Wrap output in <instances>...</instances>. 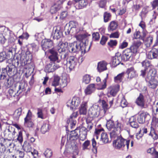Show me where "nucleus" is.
<instances>
[{"mask_svg":"<svg viewBox=\"0 0 158 158\" xmlns=\"http://www.w3.org/2000/svg\"><path fill=\"white\" fill-rule=\"evenodd\" d=\"M91 42L90 45L89 46L88 49L86 50V48L85 46L83 43H79L77 42H74L73 43L69 44L68 47V50L69 52L72 53H78L80 52L81 54L84 55L86 52L89 51L90 48Z\"/></svg>","mask_w":158,"mask_h":158,"instance_id":"f257e3e1","label":"nucleus"},{"mask_svg":"<svg viewBox=\"0 0 158 158\" xmlns=\"http://www.w3.org/2000/svg\"><path fill=\"white\" fill-rule=\"evenodd\" d=\"M142 69L141 70L140 76L143 77H145L146 73H148L154 77L156 74V70L153 68V66L149 61L145 60L141 62Z\"/></svg>","mask_w":158,"mask_h":158,"instance_id":"f03ea898","label":"nucleus"},{"mask_svg":"<svg viewBox=\"0 0 158 158\" xmlns=\"http://www.w3.org/2000/svg\"><path fill=\"white\" fill-rule=\"evenodd\" d=\"M18 60L17 62L18 65L20 63L22 66L26 65L27 61H31L32 59V55L27 48L26 52L22 50L20 54L16 57Z\"/></svg>","mask_w":158,"mask_h":158,"instance_id":"7ed1b4c3","label":"nucleus"},{"mask_svg":"<svg viewBox=\"0 0 158 158\" xmlns=\"http://www.w3.org/2000/svg\"><path fill=\"white\" fill-rule=\"evenodd\" d=\"M16 69V67L15 65L12 64H9L5 68H2V72L0 75V79H6V83L9 85V77L14 74V72Z\"/></svg>","mask_w":158,"mask_h":158,"instance_id":"20e7f679","label":"nucleus"},{"mask_svg":"<svg viewBox=\"0 0 158 158\" xmlns=\"http://www.w3.org/2000/svg\"><path fill=\"white\" fill-rule=\"evenodd\" d=\"M88 4L87 0H73L72 1H69L67 3V5L69 6L68 7V8L73 6L77 9H82L86 7Z\"/></svg>","mask_w":158,"mask_h":158,"instance_id":"39448f33","label":"nucleus"},{"mask_svg":"<svg viewBox=\"0 0 158 158\" xmlns=\"http://www.w3.org/2000/svg\"><path fill=\"white\" fill-rule=\"evenodd\" d=\"M62 65L60 60H58L57 62H51L45 66V70L46 72H52L61 67Z\"/></svg>","mask_w":158,"mask_h":158,"instance_id":"423d86ee","label":"nucleus"},{"mask_svg":"<svg viewBox=\"0 0 158 158\" xmlns=\"http://www.w3.org/2000/svg\"><path fill=\"white\" fill-rule=\"evenodd\" d=\"M68 42L63 43L61 41H59L57 45V51L60 53H61L60 57L61 59H64L66 57V53L65 51L67 48L68 47Z\"/></svg>","mask_w":158,"mask_h":158,"instance_id":"0eeeda50","label":"nucleus"},{"mask_svg":"<svg viewBox=\"0 0 158 158\" xmlns=\"http://www.w3.org/2000/svg\"><path fill=\"white\" fill-rule=\"evenodd\" d=\"M62 35V31L60 26L55 27H53L51 33V38L54 40H60Z\"/></svg>","mask_w":158,"mask_h":158,"instance_id":"6e6552de","label":"nucleus"},{"mask_svg":"<svg viewBox=\"0 0 158 158\" xmlns=\"http://www.w3.org/2000/svg\"><path fill=\"white\" fill-rule=\"evenodd\" d=\"M80 103V100L78 97H73L72 100H69L66 103L68 107H69L70 109L73 110L76 109Z\"/></svg>","mask_w":158,"mask_h":158,"instance_id":"1a4fd4ad","label":"nucleus"},{"mask_svg":"<svg viewBox=\"0 0 158 158\" xmlns=\"http://www.w3.org/2000/svg\"><path fill=\"white\" fill-rule=\"evenodd\" d=\"M126 139L123 138L122 136H118L116 139L113 142V146L116 149H120L123 148L125 146V142Z\"/></svg>","mask_w":158,"mask_h":158,"instance_id":"9d476101","label":"nucleus"},{"mask_svg":"<svg viewBox=\"0 0 158 158\" xmlns=\"http://www.w3.org/2000/svg\"><path fill=\"white\" fill-rule=\"evenodd\" d=\"M64 1V0H55L51 7V13L52 14H54L59 10L61 8V5Z\"/></svg>","mask_w":158,"mask_h":158,"instance_id":"9b49d317","label":"nucleus"},{"mask_svg":"<svg viewBox=\"0 0 158 158\" xmlns=\"http://www.w3.org/2000/svg\"><path fill=\"white\" fill-rule=\"evenodd\" d=\"M81 132L80 127H77L75 130L71 131L70 134H68L67 136V140H76L79 137V134Z\"/></svg>","mask_w":158,"mask_h":158,"instance_id":"f8f14e48","label":"nucleus"},{"mask_svg":"<svg viewBox=\"0 0 158 158\" xmlns=\"http://www.w3.org/2000/svg\"><path fill=\"white\" fill-rule=\"evenodd\" d=\"M53 46V41L50 39H45L42 41L41 47L42 49L46 53L49 48Z\"/></svg>","mask_w":158,"mask_h":158,"instance_id":"ddd939ff","label":"nucleus"},{"mask_svg":"<svg viewBox=\"0 0 158 158\" xmlns=\"http://www.w3.org/2000/svg\"><path fill=\"white\" fill-rule=\"evenodd\" d=\"M78 60L74 56H71L66 59L67 66L70 70L74 68L77 64Z\"/></svg>","mask_w":158,"mask_h":158,"instance_id":"4468645a","label":"nucleus"},{"mask_svg":"<svg viewBox=\"0 0 158 158\" xmlns=\"http://www.w3.org/2000/svg\"><path fill=\"white\" fill-rule=\"evenodd\" d=\"M119 58L121 59V60L123 62H126L128 61L133 56L131 55V51L128 49H126L124 50L122 54L119 55Z\"/></svg>","mask_w":158,"mask_h":158,"instance_id":"2eb2a0df","label":"nucleus"},{"mask_svg":"<svg viewBox=\"0 0 158 158\" xmlns=\"http://www.w3.org/2000/svg\"><path fill=\"white\" fill-rule=\"evenodd\" d=\"M150 117V115L148 113H142L138 114L137 120L139 123L143 124L146 121H148Z\"/></svg>","mask_w":158,"mask_h":158,"instance_id":"dca6fc26","label":"nucleus"},{"mask_svg":"<svg viewBox=\"0 0 158 158\" xmlns=\"http://www.w3.org/2000/svg\"><path fill=\"white\" fill-rule=\"evenodd\" d=\"M100 107L97 105L93 106L89 109V114L92 118L97 117L99 114Z\"/></svg>","mask_w":158,"mask_h":158,"instance_id":"f3484780","label":"nucleus"},{"mask_svg":"<svg viewBox=\"0 0 158 158\" xmlns=\"http://www.w3.org/2000/svg\"><path fill=\"white\" fill-rule=\"evenodd\" d=\"M90 34L87 33L81 34L77 35L75 36L76 39L78 41V42L79 43H83L85 44V46L86 48L87 46L86 41H88L87 37L90 36Z\"/></svg>","mask_w":158,"mask_h":158,"instance_id":"a211bd4d","label":"nucleus"},{"mask_svg":"<svg viewBox=\"0 0 158 158\" xmlns=\"http://www.w3.org/2000/svg\"><path fill=\"white\" fill-rule=\"evenodd\" d=\"M147 58L150 60L156 59L158 57V48L153 46L151 50L147 55Z\"/></svg>","mask_w":158,"mask_h":158,"instance_id":"6ab92c4d","label":"nucleus"},{"mask_svg":"<svg viewBox=\"0 0 158 158\" xmlns=\"http://www.w3.org/2000/svg\"><path fill=\"white\" fill-rule=\"evenodd\" d=\"M48 51L51 54L48 56V58L51 61L57 62L58 60H60L58 59L57 50L54 48H52L48 50Z\"/></svg>","mask_w":158,"mask_h":158,"instance_id":"aec40b11","label":"nucleus"},{"mask_svg":"<svg viewBox=\"0 0 158 158\" xmlns=\"http://www.w3.org/2000/svg\"><path fill=\"white\" fill-rule=\"evenodd\" d=\"M9 29L8 28H6L4 26L0 27V42L2 44H4L6 40L5 35L6 33H8Z\"/></svg>","mask_w":158,"mask_h":158,"instance_id":"412c9836","label":"nucleus"},{"mask_svg":"<svg viewBox=\"0 0 158 158\" xmlns=\"http://www.w3.org/2000/svg\"><path fill=\"white\" fill-rule=\"evenodd\" d=\"M119 85H118L110 86L108 89V96H109L111 95V97H114L115 96L119 91Z\"/></svg>","mask_w":158,"mask_h":158,"instance_id":"4be33fe9","label":"nucleus"},{"mask_svg":"<svg viewBox=\"0 0 158 158\" xmlns=\"http://www.w3.org/2000/svg\"><path fill=\"white\" fill-rule=\"evenodd\" d=\"M107 64L105 61H100L98 63L97 69L98 71L100 73L107 69Z\"/></svg>","mask_w":158,"mask_h":158,"instance_id":"5701e85b","label":"nucleus"},{"mask_svg":"<svg viewBox=\"0 0 158 158\" xmlns=\"http://www.w3.org/2000/svg\"><path fill=\"white\" fill-rule=\"evenodd\" d=\"M129 123L130 126L133 128L137 129L139 127V125L136 121V118L135 116H131L129 118Z\"/></svg>","mask_w":158,"mask_h":158,"instance_id":"b1692460","label":"nucleus"},{"mask_svg":"<svg viewBox=\"0 0 158 158\" xmlns=\"http://www.w3.org/2000/svg\"><path fill=\"white\" fill-rule=\"evenodd\" d=\"M8 31V33H6L5 35V37L8 39L9 43H13L15 41V37L14 35V33L12 31L9 29Z\"/></svg>","mask_w":158,"mask_h":158,"instance_id":"393cba45","label":"nucleus"},{"mask_svg":"<svg viewBox=\"0 0 158 158\" xmlns=\"http://www.w3.org/2000/svg\"><path fill=\"white\" fill-rule=\"evenodd\" d=\"M87 103L83 102L79 108V113L81 115H85L87 112Z\"/></svg>","mask_w":158,"mask_h":158,"instance_id":"a878e982","label":"nucleus"},{"mask_svg":"<svg viewBox=\"0 0 158 158\" xmlns=\"http://www.w3.org/2000/svg\"><path fill=\"white\" fill-rule=\"evenodd\" d=\"M147 85L149 88L155 89L158 85V81L155 78L152 79L147 82Z\"/></svg>","mask_w":158,"mask_h":158,"instance_id":"bb28decb","label":"nucleus"},{"mask_svg":"<svg viewBox=\"0 0 158 158\" xmlns=\"http://www.w3.org/2000/svg\"><path fill=\"white\" fill-rule=\"evenodd\" d=\"M95 90V84H91L88 86L85 90V92L86 95H90L94 92Z\"/></svg>","mask_w":158,"mask_h":158,"instance_id":"cd10ccee","label":"nucleus"},{"mask_svg":"<svg viewBox=\"0 0 158 158\" xmlns=\"http://www.w3.org/2000/svg\"><path fill=\"white\" fill-rule=\"evenodd\" d=\"M116 55L113 57L112 58V64L114 66H116L118 65L119 64L121 63V64L123 65V63H121L122 60H121V58H119V55H118V53L117 54H116Z\"/></svg>","mask_w":158,"mask_h":158,"instance_id":"c85d7f7f","label":"nucleus"},{"mask_svg":"<svg viewBox=\"0 0 158 158\" xmlns=\"http://www.w3.org/2000/svg\"><path fill=\"white\" fill-rule=\"evenodd\" d=\"M81 132L79 134V136H80V139L82 141L85 140L87 135V130L84 127H82L81 128Z\"/></svg>","mask_w":158,"mask_h":158,"instance_id":"c756f323","label":"nucleus"},{"mask_svg":"<svg viewBox=\"0 0 158 158\" xmlns=\"http://www.w3.org/2000/svg\"><path fill=\"white\" fill-rule=\"evenodd\" d=\"M136 103L138 106L141 107H143L144 106V96L141 94H140L139 96L137 98Z\"/></svg>","mask_w":158,"mask_h":158,"instance_id":"7c9ffc66","label":"nucleus"},{"mask_svg":"<svg viewBox=\"0 0 158 158\" xmlns=\"http://www.w3.org/2000/svg\"><path fill=\"white\" fill-rule=\"evenodd\" d=\"M24 124L25 127L29 128H33L34 126V124L32 119L27 120L26 118Z\"/></svg>","mask_w":158,"mask_h":158,"instance_id":"2f4dec72","label":"nucleus"},{"mask_svg":"<svg viewBox=\"0 0 158 158\" xmlns=\"http://www.w3.org/2000/svg\"><path fill=\"white\" fill-rule=\"evenodd\" d=\"M124 73H122L114 77V81L115 82H121L124 77Z\"/></svg>","mask_w":158,"mask_h":158,"instance_id":"473e14b6","label":"nucleus"},{"mask_svg":"<svg viewBox=\"0 0 158 158\" xmlns=\"http://www.w3.org/2000/svg\"><path fill=\"white\" fill-rule=\"evenodd\" d=\"M101 140L104 143H109V139L106 133L102 132V133Z\"/></svg>","mask_w":158,"mask_h":158,"instance_id":"72a5a7b5","label":"nucleus"},{"mask_svg":"<svg viewBox=\"0 0 158 158\" xmlns=\"http://www.w3.org/2000/svg\"><path fill=\"white\" fill-rule=\"evenodd\" d=\"M110 131V135L111 139H114L116 138H117L118 136H118V134L120 132V131H117L114 130Z\"/></svg>","mask_w":158,"mask_h":158,"instance_id":"f704fd0d","label":"nucleus"},{"mask_svg":"<svg viewBox=\"0 0 158 158\" xmlns=\"http://www.w3.org/2000/svg\"><path fill=\"white\" fill-rule=\"evenodd\" d=\"M24 150L27 152H30L31 151V147L30 143H27V141H24L23 145Z\"/></svg>","mask_w":158,"mask_h":158,"instance_id":"c9c22d12","label":"nucleus"},{"mask_svg":"<svg viewBox=\"0 0 158 158\" xmlns=\"http://www.w3.org/2000/svg\"><path fill=\"white\" fill-rule=\"evenodd\" d=\"M49 130V124L47 123H43L40 129L41 131L43 134H45Z\"/></svg>","mask_w":158,"mask_h":158,"instance_id":"e433bc0d","label":"nucleus"},{"mask_svg":"<svg viewBox=\"0 0 158 158\" xmlns=\"http://www.w3.org/2000/svg\"><path fill=\"white\" fill-rule=\"evenodd\" d=\"M149 135L151 136L154 139H156L158 138V135L155 133L154 129L152 127H151L150 128Z\"/></svg>","mask_w":158,"mask_h":158,"instance_id":"4c0bfd02","label":"nucleus"},{"mask_svg":"<svg viewBox=\"0 0 158 158\" xmlns=\"http://www.w3.org/2000/svg\"><path fill=\"white\" fill-rule=\"evenodd\" d=\"M114 125V121L110 120L107 122L106 126L108 129L110 131L113 129Z\"/></svg>","mask_w":158,"mask_h":158,"instance_id":"58836bf2","label":"nucleus"},{"mask_svg":"<svg viewBox=\"0 0 158 158\" xmlns=\"http://www.w3.org/2000/svg\"><path fill=\"white\" fill-rule=\"evenodd\" d=\"M60 80V77L57 75L54 76L53 81L52 84V85L56 86L59 84V81Z\"/></svg>","mask_w":158,"mask_h":158,"instance_id":"ea45409f","label":"nucleus"},{"mask_svg":"<svg viewBox=\"0 0 158 158\" xmlns=\"http://www.w3.org/2000/svg\"><path fill=\"white\" fill-rule=\"evenodd\" d=\"M24 83H20L18 88V90L17 92V93L19 95L23 91H24L26 90V89L24 87Z\"/></svg>","mask_w":158,"mask_h":158,"instance_id":"a19ab883","label":"nucleus"},{"mask_svg":"<svg viewBox=\"0 0 158 158\" xmlns=\"http://www.w3.org/2000/svg\"><path fill=\"white\" fill-rule=\"evenodd\" d=\"M44 154L47 158H50L52 156V152L51 149L47 148L45 151Z\"/></svg>","mask_w":158,"mask_h":158,"instance_id":"79ce46f5","label":"nucleus"},{"mask_svg":"<svg viewBox=\"0 0 158 158\" xmlns=\"http://www.w3.org/2000/svg\"><path fill=\"white\" fill-rule=\"evenodd\" d=\"M91 78L89 75L86 74L83 77L82 82L85 84L89 83L90 81Z\"/></svg>","mask_w":158,"mask_h":158,"instance_id":"37998d69","label":"nucleus"},{"mask_svg":"<svg viewBox=\"0 0 158 158\" xmlns=\"http://www.w3.org/2000/svg\"><path fill=\"white\" fill-rule=\"evenodd\" d=\"M137 46L136 45H133L131 46L129 48L127 49H129L131 51V55L133 56L134 54H135L137 52Z\"/></svg>","mask_w":158,"mask_h":158,"instance_id":"c03bdc74","label":"nucleus"},{"mask_svg":"<svg viewBox=\"0 0 158 158\" xmlns=\"http://www.w3.org/2000/svg\"><path fill=\"white\" fill-rule=\"evenodd\" d=\"M78 26L77 23L74 21H70L69 23V26L70 28L74 30H76V28Z\"/></svg>","mask_w":158,"mask_h":158,"instance_id":"a18cd8bd","label":"nucleus"},{"mask_svg":"<svg viewBox=\"0 0 158 158\" xmlns=\"http://www.w3.org/2000/svg\"><path fill=\"white\" fill-rule=\"evenodd\" d=\"M92 145L93 147V148L92 149V151L94 153L96 154L97 152V148L96 146L97 143L94 138H93L92 139Z\"/></svg>","mask_w":158,"mask_h":158,"instance_id":"49530a36","label":"nucleus"},{"mask_svg":"<svg viewBox=\"0 0 158 158\" xmlns=\"http://www.w3.org/2000/svg\"><path fill=\"white\" fill-rule=\"evenodd\" d=\"M109 26L110 30L113 31L117 27L118 25L115 21H112L110 23Z\"/></svg>","mask_w":158,"mask_h":158,"instance_id":"de8ad7c7","label":"nucleus"},{"mask_svg":"<svg viewBox=\"0 0 158 158\" xmlns=\"http://www.w3.org/2000/svg\"><path fill=\"white\" fill-rule=\"evenodd\" d=\"M103 17L104 21L106 23L110 19L111 15L110 13L106 12L104 13Z\"/></svg>","mask_w":158,"mask_h":158,"instance_id":"09e8293b","label":"nucleus"},{"mask_svg":"<svg viewBox=\"0 0 158 158\" xmlns=\"http://www.w3.org/2000/svg\"><path fill=\"white\" fill-rule=\"evenodd\" d=\"M67 123L69 125H70V127L72 128L74 126H75L76 123V121L75 120L72 119V118H69Z\"/></svg>","mask_w":158,"mask_h":158,"instance_id":"8fccbe9b","label":"nucleus"},{"mask_svg":"<svg viewBox=\"0 0 158 158\" xmlns=\"http://www.w3.org/2000/svg\"><path fill=\"white\" fill-rule=\"evenodd\" d=\"M6 56L5 52H0V63L3 62L6 58Z\"/></svg>","mask_w":158,"mask_h":158,"instance_id":"3c124183","label":"nucleus"},{"mask_svg":"<svg viewBox=\"0 0 158 158\" xmlns=\"http://www.w3.org/2000/svg\"><path fill=\"white\" fill-rule=\"evenodd\" d=\"M17 140L21 144L23 141V137L22 132L20 131L19 132V134L18 135V137L17 138Z\"/></svg>","mask_w":158,"mask_h":158,"instance_id":"603ef678","label":"nucleus"},{"mask_svg":"<svg viewBox=\"0 0 158 158\" xmlns=\"http://www.w3.org/2000/svg\"><path fill=\"white\" fill-rule=\"evenodd\" d=\"M22 109L21 108H19L18 109L15 110L14 115L17 118H19L21 114Z\"/></svg>","mask_w":158,"mask_h":158,"instance_id":"864d4df0","label":"nucleus"},{"mask_svg":"<svg viewBox=\"0 0 158 158\" xmlns=\"http://www.w3.org/2000/svg\"><path fill=\"white\" fill-rule=\"evenodd\" d=\"M93 40L94 41H98L100 39V36L99 33L94 32L92 34Z\"/></svg>","mask_w":158,"mask_h":158,"instance_id":"5fc2aeb1","label":"nucleus"},{"mask_svg":"<svg viewBox=\"0 0 158 158\" xmlns=\"http://www.w3.org/2000/svg\"><path fill=\"white\" fill-rule=\"evenodd\" d=\"M152 114L153 117L152 118V120H154V119H156V118L155 117L154 115H156L158 114V108L157 106H155L152 107Z\"/></svg>","mask_w":158,"mask_h":158,"instance_id":"6e6d98bb","label":"nucleus"},{"mask_svg":"<svg viewBox=\"0 0 158 158\" xmlns=\"http://www.w3.org/2000/svg\"><path fill=\"white\" fill-rule=\"evenodd\" d=\"M113 130L116 131H117L120 132L121 124L118 122H117L116 124H114Z\"/></svg>","mask_w":158,"mask_h":158,"instance_id":"4d7b16f0","label":"nucleus"},{"mask_svg":"<svg viewBox=\"0 0 158 158\" xmlns=\"http://www.w3.org/2000/svg\"><path fill=\"white\" fill-rule=\"evenodd\" d=\"M102 102V107L104 110V111H106L107 109L108 108V105L106 102L104 100H102L101 101L100 99L98 101V102Z\"/></svg>","mask_w":158,"mask_h":158,"instance_id":"13d9d810","label":"nucleus"},{"mask_svg":"<svg viewBox=\"0 0 158 158\" xmlns=\"http://www.w3.org/2000/svg\"><path fill=\"white\" fill-rule=\"evenodd\" d=\"M117 44V41L116 40H110V41L108 43V45L111 47L116 46Z\"/></svg>","mask_w":158,"mask_h":158,"instance_id":"bf43d9fd","label":"nucleus"},{"mask_svg":"<svg viewBox=\"0 0 158 158\" xmlns=\"http://www.w3.org/2000/svg\"><path fill=\"white\" fill-rule=\"evenodd\" d=\"M90 144V141L89 140L85 141L82 144V148L83 150L88 149V147Z\"/></svg>","mask_w":158,"mask_h":158,"instance_id":"052dcab7","label":"nucleus"},{"mask_svg":"<svg viewBox=\"0 0 158 158\" xmlns=\"http://www.w3.org/2000/svg\"><path fill=\"white\" fill-rule=\"evenodd\" d=\"M108 39V37L105 36H102L100 41V44L102 45L105 44Z\"/></svg>","mask_w":158,"mask_h":158,"instance_id":"680f3d73","label":"nucleus"},{"mask_svg":"<svg viewBox=\"0 0 158 158\" xmlns=\"http://www.w3.org/2000/svg\"><path fill=\"white\" fill-rule=\"evenodd\" d=\"M144 78H145V81L147 82H148V81L151 80L155 78L154 77H152L151 75L148 72L146 77L145 76Z\"/></svg>","mask_w":158,"mask_h":158,"instance_id":"e2e57ef3","label":"nucleus"},{"mask_svg":"<svg viewBox=\"0 0 158 158\" xmlns=\"http://www.w3.org/2000/svg\"><path fill=\"white\" fill-rule=\"evenodd\" d=\"M128 45V43L124 41L122 43H121L119 45V48L120 49H123L126 47Z\"/></svg>","mask_w":158,"mask_h":158,"instance_id":"0e129e2a","label":"nucleus"},{"mask_svg":"<svg viewBox=\"0 0 158 158\" xmlns=\"http://www.w3.org/2000/svg\"><path fill=\"white\" fill-rule=\"evenodd\" d=\"M134 37L135 39H142L141 35H140V32L139 31H137L134 34Z\"/></svg>","mask_w":158,"mask_h":158,"instance_id":"69168bd1","label":"nucleus"},{"mask_svg":"<svg viewBox=\"0 0 158 158\" xmlns=\"http://www.w3.org/2000/svg\"><path fill=\"white\" fill-rule=\"evenodd\" d=\"M32 113L30 110H29L26 115V117L25 118L24 120L26 118L27 120L31 119Z\"/></svg>","mask_w":158,"mask_h":158,"instance_id":"338daca9","label":"nucleus"},{"mask_svg":"<svg viewBox=\"0 0 158 158\" xmlns=\"http://www.w3.org/2000/svg\"><path fill=\"white\" fill-rule=\"evenodd\" d=\"M119 36V35L118 32H115L112 33L110 36V38H118Z\"/></svg>","mask_w":158,"mask_h":158,"instance_id":"774afa93","label":"nucleus"}]
</instances>
